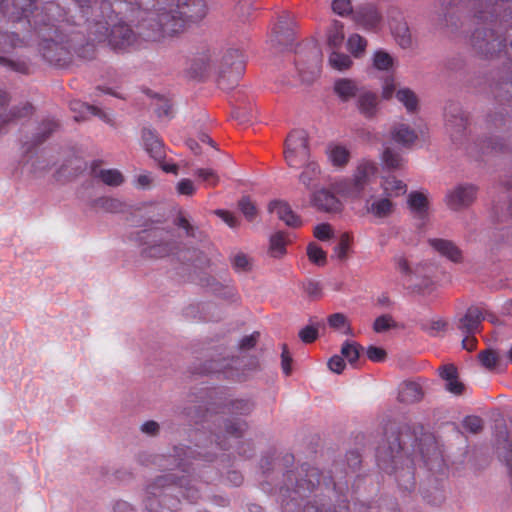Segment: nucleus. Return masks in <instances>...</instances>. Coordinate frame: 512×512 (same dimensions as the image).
<instances>
[{
    "label": "nucleus",
    "mask_w": 512,
    "mask_h": 512,
    "mask_svg": "<svg viewBox=\"0 0 512 512\" xmlns=\"http://www.w3.org/2000/svg\"><path fill=\"white\" fill-rule=\"evenodd\" d=\"M301 167L304 169L299 175L300 183L305 185L307 188L314 186L321 173L318 163L313 160H309Z\"/></svg>",
    "instance_id": "28"
},
{
    "label": "nucleus",
    "mask_w": 512,
    "mask_h": 512,
    "mask_svg": "<svg viewBox=\"0 0 512 512\" xmlns=\"http://www.w3.org/2000/svg\"><path fill=\"white\" fill-rule=\"evenodd\" d=\"M58 128V123L53 119L44 120L40 127L39 132L35 136L34 144L38 145L45 141L52 132Z\"/></svg>",
    "instance_id": "45"
},
{
    "label": "nucleus",
    "mask_w": 512,
    "mask_h": 512,
    "mask_svg": "<svg viewBox=\"0 0 512 512\" xmlns=\"http://www.w3.org/2000/svg\"><path fill=\"white\" fill-rule=\"evenodd\" d=\"M329 64L332 68L343 71L352 65L350 56L344 53L332 52L329 56Z\"/></svg>",
    "instance_id": "46"
},
{
    "label": "nucleus",
    "mask_w": 512,
    "mask_h": 512,
    "mask_svg": "<svg viewBox=\"0 0 512 512\" xmlns=\"http://www.w3.org/2000/svg\"><path fill=\"white\" fill-rule=\"evenodd\" d=\"M8 94L0 91V128L5 124L16 122L33 114L34 108L30 103H24L21 107H13L6 113L5 106L8 103Z\"/></svg>",
    "instance_id": "13"
},
{
    "label": "nucleus",
    "mask_w": 512,
    "mask_h": 512,
    "mask_svg": "<svg viewBox=\"0 0 512 512\" xmlns=\"http://www.w3.org/2000/svg\"><path fill=\"white\" fill-rule=\"evenodd\" d=\"M289 13L284 12L280 16L279 24L274 28V33L276 34V41L278 44H286L292 40L293 33L290 29L286 30L285 37L282 39V29L284 25H288Z\"/></svg>",
    "instance_id": "44"
},
{
    "label": "nucleus",
    "mask_w": 512,
    "mask_h": 512,
    "mask_svg": "<svg viewBox=\"0 0 512 512\" xmlns=\"http://www.w3.org/2000/svg\"><path fill=\"white\" fill-rule=\"evenodd\" d=\"M485 318L486 316L482 308L471 306L466 310L465 314L458 319L456 328L463 335H475L480 332L482 322Z\"/></svg>",
    "instance_id": "11"
},
{
    "label": "nucleus",
    "mask_w": 512,
    "mask_h": 512,
    "mask_svg": "<svg viewBox=\"0 0 512 512\" xmlns=\"http://www.w3.org/2000/svg\"><path fill=\"white\" fill-rule=\"evenodd\" d=\"M352 242V237L348 233H343L340 236L338 245L335 247V253L340 260L347 258L348 251Z\"/></svg>",
    "instance_id": "51"
},
{
    "label": "nucleus",
    "mask_w": 512,
    "mask_h": 512,
    "mask_svg": "<svg viewBox=\"0 0 512 512\" xmlns=\"http://www.w3.org/2000/svg\"><path fill=\"white\" fill-rule=\"evenodd\" d=\"M421 399V388L416 383H407L399 393V400L402 402H414Z\"/></svg>",
    "instance_id": "39"
},
{
    "label": "nucleus",
    "mask_w": 512,
    "mask_h": 512,
    "mask_svg": "<svg viewBox=\"0 0 512 512\" xmlns=\"http://www.w3.org/2000/svg\"><path fill=\"white\" fill-rule=\"evenodd\" d=\"M313 234L315 238L321 241H326L332 237L333 231L328 223H322L315 226Z\"/></svg>",
    "instance_id": "59"
},
{
    "label": "nucleus",
    "mask_w": 512,
    "mask_h": 512,
    "mask_svg": "<svg viewBox=\"0 0 512 512\" xmlns=\"http://www.w3.org/2000/svg\"><path fill=\"white\" fill-rule=\"evenodd\" d=\"M478 359L483 367L489 371L497 369L500 363L499 354L491 349L483 350L478 354Z\"/></svg>",
    "instance_id": "37"
},
{
    "label": "nucleus",
    "mask_w": 512,
    "mask_h": 512,
    "mask_svg": "<svg viewBox=\"0 0 512 512\" xmlns=\"http://www.w3.org/2000/svg\"><path fill=\"white\" fill-rule=\"evenodd\" d=\"M496 97L500 101H512V81H505L498 85Z\"/></svg>",
    "instance_id": "56"
},
{
    "label": "nucleus",
    "mask_w": 512,
    "mask_h": 512,
    "mask_svg": "<svg viewBox=\"0 0 512 512\" xmlns=\"http://www.w3.org/2000/svg\"><path fill=\"white\" fill-rule=\"evenodd\" d=\"M303 512H349V509H348L347 505H343V506H340L338 510H336V509H334V510H330V509L324 510L323 506L319 507V506L315 505L314 503L308 502L304 506Z\"/></svg>",
    "instance_id": "64"
},
{
    "label": "nucleus",
    "mask_w": 512,
    "mask_h": 512,
    "mask_svg": "<svg viewBox=\"0 0 512 512\" xmlns=\"http://www.w3.org/2000/svg\"><path fill=\"white\" fill-rule=\"evenodd\" d=\"M66 16L67 13L65 12L59 21H55L52 18L46 21L38 13L33 18L35 32L40 38L39 48L42 56L46 61L56 66H64L71 59V46L62 34L61 26L59 25L64 21H68Z\"/></svg>",
    "instance_id": "4"
},
{
    "label": "nucleus",
    "mask_w": 512,
    "mask_h": 512,
    "mask_svg": "<svg viewBox=\"0 0 512 512\" xmlns=\"http://www.w3.org/2000/svg\"><path fill=\"white\" fill-rule=\"evenodd\" d=\"M309 260L319 266L326 263V252L317 244L310 243L307 247Z\"/></svg>",
    "instance_id": "48"
},
{
    "label": "nucleus",
    "mask_w": 512,
    "mask_h": 512,
    "mask_svg": "<svg viewBox=\"0 0 512 512\" xmlns=\"http://www.w3.org/2000/svg\"><path fill=\"white\" fill-rule=\"evenodd\" d=\"M366 47V39L359 34H352L347 40V48L355 58L361 57Z\"/></svg>",
    "instance_id": "36"
},
{
    "label": "nucleus",
    "mask_w": 512,
    "mask_h": 512,
    "mask_svg": "<svg viewBox=\"0 0 512 512\" xmlns=\"http://www.w3.org/2000/svg\"><path fill=\"white\" fill-rule=\"evenodd\" d=\"M429 244L442 256L453 262H460L462 259L461 250L450 240L430 239Z\"/></svg>",
    "instance_id": "21"
},
{
    "label": "nucleus",
    "mask_w": 512,
    "mask_h": 512,
    "mask_svg": "<svg viewBox=\"0 0 512 512\" xmlns=\"http://www.w3.org/2000/svg\"><path fill=\"white\" fill-rule=\"evenodd\" d=\"M382 161L386 168L393 170L401 169L405 163V160L400 153L390 147H386L384 149L382 153Z\"/></svg>",
    "instance_id": "31"
},
{
    "label": "nucleus",
    "mask_w": 512,
    "mask_h": 512,
    "mask_svg": "<svg viewBox=\"0 0 512 512\" xmlns=\"http://www.w3.org/2000/svg\"><path fill=\"white\" fill-rule=\"evenodd\" d=\"M344 26L339 21H333L328 32V44L332 48H339L344 40Z\"/></svg>",
    "instance_id": "35"
},
{
    "label": "nucleus",
    "mask_w": 512,
    "mask_h": 512,
    "mask_svg": "<svg viewBox=\"0 0 512 512\" xmlns=\"http://www.w3.org/2000/svg\"><path fill=\"white\" fill-rule=\"evenodd\" d=\"M475 198L476 188L473 185H459L447 193L445 202L450 209L457 211L469 206Z\"/></svg>",
    "instance_id": "12"
},
{
    "label": "nucleus",
    "mask_w": 512,
    "mask_h": 512,
    "mask_svg": "<svg viewBox=\"0 0 512 512\" xmlns=\"http://www.w3.org/2000/svg\"><path fill=\"white\" fill-rule=\"evenodd\" d=\"M299 337L306 344L313 343L318 338V329L314 326H306L300 330Z\"/></svg>",
    "instance_id": "60"
},
{
    "label": "nucleus",
    "mask_w": 512,
    "mask_h": 512,
    "mask_svg": "<svg viewBox=\"0 0 512 512\" xmlns=\"http://www.w3.org/2000/svg\"><path fill=\"white\" fill-rule=\"evenodd\" d=\"M195 175L205 182L207 186L215 187L219 182L218 175L212 169H197Z\"/></svg>",
    "instance_id": "53"
},
{
    "label": "nucleus",
    "mask_w": 512,
    "mask_h": 512,
    "mask_svg": "<svg viewBox=\"0 0 512 512\" xmlns=\"http://www.w3.org/2000/svg\"><path fill=\"white\" fill-rule=\"evenodd\" d=\"M410 210L418 215L420 218H424L428 211V199L427 196L422 192H411L407 200Z\"/></svg>",
    "instance_id": "29"
},
{
    "label": "nucleus",
    "mask_w": 512,
    "mask_h": 512,
    "mask_svg": "<svg viewBox=\"0 0 512 512\" xmlns=\"http://www.w3.org/2000/svg\"><path fill=\"white\" fill-rule=\"evenodd\" d=\"M90 208L96 211L109 213H121L125 211L126 205L121 200L112 197H99L90 202Z\"/></svg>",
    "instance_id": "26"
},
{
    "label": "nucleus",
    "mask_w": 512,
    "mask_h": 512,
    "mask_svg": "<svg viewBox=\"0 0 512 512\" xmlns=\"http://www.w3.org/2000/svg\"><path fill=\"white\" fill-rule=\"evenodd\" d=\"M357 106L362 115L372 118L377 113L378 96L376 93L365 91L359 94Z\"/></svg>",
    "instance_id": "25"
},
{
    "label": "nucleus",
    "mask_w": 512,
    "mask_h": 512,
    "mask_svg": "<svg viewBox=\"0 0 512 512\" xmlns=\"http://www.w3.org/2000/svg\"><path fill=\"white\" fill-rule=\"evenodd\" d=\"M34 2L35 0H13L12 5L14 11L11 14L14 16L15 20L26 18L30 26L35 30L33 18L38 13L41 14L46 21L51 18L55 21H59L65 14V10L54 1H48L41 7V9L37 8L33 11L32 7L34 6Z\"/></svg>",
    "instance_id": "5"
},
{
    "label": "nucleus",
    "mask_w": 512,
    "mask_h": 512,
    "mask_svg": "<svg viewBox=\"0 0 512 512\" xmlns=\"http://www.w3.org/2000/svg\"><path fill=\"white\" fill-rule=\"evenodd\" d=\"M328 367L332 372L340 374L345 369L346 363L342 356L334 355L329 359Z\"/></svg>",
    "instance_id": "63"
},
{
    "label": "nucleus",
    "mask_w": 512,
    "mask_h": 512,
    "mask_svg": "<svg viewBox=\"0 0 512 512\" xmlns=\"http://www.w3.org/2000/svg\"><path fill=\"white\" fill-rule=\"evenodd\" d=\"M394 209L395 205L389 198H377L366 205L367 212L378 219L389 217Z\"/></svg>",
    "instance_id": "23"
},
{
    "label": "nucleus",
    "mask_w": 512,
    "mask_h": 512,
    "mask_svg": "<svg viewBox=\"0 0 512 512\" xmlns=\"http://www.w3.org/2000/svg\"><path fill=\"white\" fill-rule=\"evenodd\" d=\"M378 172L377 164L374 161L363 159L361 160L354 172L351 180V189L349 195L358 197L365 186L374 178Z\"/></svg>",
    "instance_id": "10"
},
{
    "label": "nucleus",
    "mask_w": 512,
    "mask_h": 512,
    "mask_svg": "<svg viewBox=\"0 0 512 512\" xmlns=\"http://www.w3.org/2000/svg\"><path fill=\"white\" fill-rule=\"evenodd\" d=\"M393 33L401 47L406 48L410 46L411 38L409 35V29L405 23L400 24L397 28L393 29Z\"/></svg>",
    "instance_id": "54"
},
{
    "label": "nucleus",
    "mask_w": 512,
    "mask_h": 512,
    "mask_svg": "<svg viewBox=\"0 0 512 512\" xmlns=\"http://www.w3.org/2000/svg\"><path fill=\"white\" fill-rule=\"evenodd\" d=\"M70 109L75 113V121L86 119L88 115L97 116L105 122H110L108 115L100 108L84 103L80 100H73L70 102Z\"/></svg>",
    "instance_id": "20"
},
{
    "label": "nucleus",
    "mask_w": 512,
    "mask_h": 512,
    "mask_svg": "<svg viewBox=\"0 0 512 512\" xmlns=\"http://www.w3.org/2000/svg\"><path fill=\"white\" fill-rule=\"evenodd\" d=\"M91 173L94 177L99 178L108 186L117 187L124 182L122 173L117 169H99V163L94 162L91 167Z\"/></svg>",
    "instance_id": "22"
},
{
    "label": "nucleus",
    "mask_w": 512,
    "mask_h": 512,
    "mask_svg": "<svg viewBox=\"0 0 512 512\" xmlns=\"http://www.w3.org/2000/svg\"><path fill=\"white\" fill-rule=\"evenodd\" d=\"M334 91L342 101H348L358 93V86L351 79H339L334 84Z\"/></svg>",
    "instance_id": "30"
},
{
    "label": "nucleus",
    "mask_w": 512,
    "mask_h": 512,
    "mask_svg": "<svg viewBox=\"0 0 512 512\" xmlns=\"http://www.w3.org/2000/svg\"><path fill=\"white\" fill-rule=\"evenodd\" d=\"M284 156L292 168H300L310 160L308 134L305 130L296 129L289 133L285 141Z\"/></svg>",
    "instance_id": "7"
},
{
    "label": "nucleus",
    "mask_w": 512,
    "mask_h": 512,
    "mask_svg": "<svg viewBox=\"0 0 512 512\" xmlns=\"http://www.w3.org/2000/svg\"><path fill=\"white\" fill-rule=\"evenodd\" d=\"M353 19L364 29L374 30L379 26L382 17L374 5L367 4L353 12Z\"/></svg>",
    "instance_id": "17"
},
{
    "label": "nucleus",
    "mask_w": 512,
    "mask_h": 512,
    "mask_svg": "<svg viewBox=\"0 0 512 512\" xmlns=\"http://www.w3.org/2000/svg\"><path fill=\"white\" fill-rule=\"evenodd\" d=\"M244 56L238 49H229L221 58L218 69V86L228 89L236 84L244 73Z\"/></svg>",
    "instance_id": "6"
},
{
    "label": "nucleus",
    "mask_w": 512,
    "mask_h": 512,
    "mask_svg": "<svg viewBox=\"0 0 512 512\" xmlns=\"http://www.w3.org/2000/svg\"><path fill=\"white\" fill-rule=\"evenodd\" d=\"M232 266L237 272L247 273L253 268V259L246 253L239 252L233 257Z\"/></svg>",
    "instance_id": "43"
},
{
    "label": "nucleus",
    "mask_w": 512,
    "mask_h": 512,
    "mask_svg": "<svg viewBox=\"0 0 512 512\" xmlns=\"http://www.w3.org/2000/svg\"><path fill=\"white\" fill-rule=\"evenodd\" d=\"M143 145L147 153L156 161H161L164 156L163 143L155 131L144 128L142 130Z\"/></svg>",
    "instance_id": "19"
},
{
    "label": "nucleus",
    "mask_w": 512,
    "mask_h": 512,
    "mask_svg": "<svg viewBox=\"0 0 512 512\" xmlns=\"http://www.w3.org/2000/svg\"><path fill=\"white\" fill-rule=\"evenodd\" d=\"M253 409V403L246 399H237L230 403L229 410L232 413L246 415Z\"/></svg>",
    "instance_id": "52"
},
{
    "label": "nucleus",
    "mask_w": 512,
    "mask_h": 512,
    "mask_svg": "<svg viewBox=\"0 0 512 512\" xmlns=\"http://www.w3.org/2000/svg\"><path fill=\"white\" fill-rule=\"evenodd\" d=\"M139 239L147 247L143 253L148 257L161 258L172 253L174 244L170 241V234L159 228L143 230Z\"/></svg>",
    "instance_id": "8"
},
{
    "label": "nucleus",
    "mask_w": 512,
    "mask_h": 512,
    "mask_svg": "<svg viewBox=\"0 0 512 512\" xmlns=\"http://www.w3.org/2000/svg\"><path fill=\"white\" fill-rule=\"evenodd\" d=\"M376 459L381 470L387 474H395L401 488L411 490L415 487L412 460L404 455L398 432H393L378 446Z\"/></svg>",
    "instance_id": "3"
},
{
    "label": "nucleus",
    "mask_w": 512,
    "mask_h": 512,
    "mask_svg": "<svg viewBox=\"0 0 512 512\" xmlns=\"http://www.w3.org/2000/svg\"><path fill=\"white\" fill-rule=\"evenodd\" d=\"M287 239L283 232H276L270 237L269 251L271 256L278 258L286 253Z\"/></svg>",
    "instance_id": "32"
},
{
    "label": "nucleus",
    "mask_w": 512,
    "mask_h": 512,
    "mask_svg": "<svg viewBox=\"0 0 512 512\" xmlns=\"http://www.w3.org/2000/svg\"><path fill=\"white\" fill-rule=\"evenodd\" d=\"M394 60L390 54L383 50H378L373 56V66L380 71H388L392 68Z\"/></svg>",
    "instance_id": "42"
},
{
    "label": "nucleus",
    "mask_w": 512,
    "mask_h": 512,
    "mask_svg": "<svg viewBox=\"0 0 512 512\" xmlns=\"http://www.w3.org/2000/svg\"><path fill=\"white\" fill-rule=\"evenodd\" d=\"M462 425L466 431L472 434H478L483 429V420L481 417L475 415L466 416L462 421Z\"/></svg>",
    "instance_id": "49"
},
{
    "label": "nucleus",
    "mask_w": 512,
    "mask_h": 512,
    "mask_svg": "<svg viewBox=\"0 0 512 512\" xmlns=\"http://www.w3.org/2000/svg\"><path fill=\"white\" fill-rule=\"evenodd\" d=\"M396 98L401 102L408 112H414L418 108V98L416 94L409 88L399 89Z\"/></svg>",
    "instance_id": "34"
},
{
    "label": "nucleus",
    "mask_w": 512,
    "mask_h": 512,
    "mask_svg": "<svg viewBox=\"0 0 512 512\" xmlns=\"http://www.w3.org/2000/svg\"><path fill=\"white\" fill-rule=\"evenodd\" d=\"M332 9L334 13L345 16L352 12V5L350 0H333Z\"/></svg>",
    "instance_id": "61"
},
{
    "label": "nucleus",
    "mask_w": 512,
    "mask_h": 512,
    "mask_svg": "<svg viewBox=\"0 0 512 512\" xmlns=\"http://www.w3.org/2000/svg\"><path fill=\"white\" fill-rule=\"evenodd\" d=\"M212 63L210 54H202L194 60L191 69L196 77H202L211 69Z\"/></svg>",
    "instance_id": "38"
},
{
    "label": "nucleus",
    "mask_w": 512,
    "mask_h": 512,
    "mask_svg": "<svg viewBox=\"0 0 512 512\" xmlns=\"http://www.w3.org/2000/svg\"><path fill=\"white\" fill-rule=\"evenodd\" d=\"M362 346L356 342L345 341L341 348V354L351 365H354L360 356Z\"/></svg>",
    "instance_id": "41"
},
{
    "label": "nucleus",
    "mask_w": 512,
    "mask_h": 512,
    "mask_svg": "<svg viewBox=\"0 0 512 512\" xmlns=\"http://www.w3.org/2000/svg\"><path fill=\"white\" fill-rule=\"evenodd\" d=\"M472 46L480 54L488 57L500 53L505 47V39L497 36L491 29H477L472 34Z\"/></svg>",
    "instance_id": "9"
},
{
    "label": "nucleus",
    "mask_w": 512,
    "mask_h": 512,
    "mask_svg": "<svg viewBox=\"0 0 512 512\" xmlns=\"http://www.w3.org/2000/svg\"><path fill=\"white\" fill-rule=\"evenodd\" d=\"M395 323L393 321L392 316L385 314L377 317L373 324V329L377 333H382L390 328L394 327Z\"/></svg>",
    "instance_id": "55"
},
{
    "label": "nucleus",
    "mask_w": 512,
    "mask_h": 512,
    "mask_svg": "<svg viewBox=\"0 0 512 512\" xmlns=\"http://www.w3.org/2000/svg\"><path fill=\"white\" fill-rule=\"evenodd\" d=\"M329 326L335 330L341 331L345 335H351L352 330L347 317L342 313H334L328 317Z\"/></svg>",
    "instance_id": "40"
},
{
    "label": "nucleus",
    "mask_w": 512,
    "mask_h": 512,
    "mask_svg": "<svg viewBox=\"0 0 512 512\" xmlns=\"http://www.w3.org/2000/svg\"><path fill=\"white\" fill-rule=\"evenodd\" d=\"M311 204L318 211L325 213H339L343 208L342 202L327 189L314 192L311 197Z\"/></svg>",
    "instance_id": "14"
},
{
    "label": "nucleus",
    "mask_w": 512,
    "mask_h": 512,
    "mask_svg": "<svg viewBox=\"0 0 512 512\" xmlns=\"http://www.w3.org/2000/svg\"><path fill=\"white\" fill-rule=\"evenodd\" d=\"M446 127L450 132L453 141L458 140L459 136L465 131L467 126V117L456 104H452L446 110Z\"/></svg>",
    "instance_id": "16"
},
{
    "label": "nucleus",
    "mask_w": 512,
    "mask_h": 512,
    "mask_svg": "<svg viewBox=\"0 0 512 512\" xmlns=\"http://www.w3.org/2000/svg\"><path fill=\"white\" fill-rule=\"evenodd\" d=\"M238 207L248 221L256 218L257 208L249 196H243L238 202Z\"/></svg>",
    "instance_id": "47"
},
{
    "label": "nucleus",
    "mask_w": 512,
    "mask_h": 512,
    "mask_svg": "<svg viewBox=\"0 0 512 512\" xmlns=\"http://www.w3.org/2000/svg\"><path fill=\"white\" fill-rule=\"evenodd\" d=\"M268 211L275 213L277 217L290 227H299L301 219L291 209L288 203L281 200L271 201L268 205Z\"/></svg>",
    "instance_id": "18"
},
{
    "label": "nucleus",
    "mask_w": 512,
    "mask_h": 512,
    "mask_svg": "<svg viewBox=\"0 0 512 512\" xmlns=\"http://www.w3.org/2000/svg\"><path fill=\"white\" fill-rule=\"evenodd\" d=\"M297 70L304 81H311L319 75L321 70V53L315 46L309 51V63L305 67L303 64L302 54L299 53L295 60Z\"/></svg>",
    "instance_id": "15"
},
{
    "label": "nucleus",
    "mask_w": 512,
    "mask_h": 512,
    "mask_svg": "<svg viewBox=\"0 0 512 512\" xmlns=\"http://www.w3.org/2000/svg\"><path fill=\"white\" fill-rule=\"evenodd\" d=\"M385 190H390L395 193V195L404 194L407 190L406 184L398 180L396 178L388 179L385 182Z\"/></svg>",
    "instance_id": "62"
},
{
    "label": "nucleus",
    "mask_w": 512,
    "mask_h": 512,
    "mask_svg": "<svg viewBox=\"0 0 512 512\" xmlns=\"http://www.w3.org/2000/svg\"><path fill=\"white\" fill-rule=\"evenodd\" d=\"M326 154L334 167L343 168L350 161V151L341 144H329L326 149Z\"/></svg>",
    "instance_id": "24"
},
{
    "label": "nucleus",
    "mask_w": 512,
    "mask_h": 512,
    "mask_svg": "<svg viewBox=\"0 0 512 512\" xmlns=\"http://www.w3.org/2000/svg\"><path fill=\"white\" fill-rule=\"evenodd\" d=\"M247 428V424L244 421H229L226 424V434L229 437L239 439L242 437L244 431Z\"/></svg>",
    "instance_id": "50"
},
{
    "label": "nucleus",
    "mask_w": 512,
    "mask_h": 512,
    "mask_svg": "<svg viewBox=\"0 0 512 512\" xmlns=\"http://www.w3.org/2000/svg\"><path fill=\"white\" fill-rule=\"evenodd\" d=\"M292 361V356L289 352L288 346L283 344L281 353V368L286 376H289L292 372Z\"/></svg>",
    "instance_id": "58"
},
{
    "label": "nucleus",
    "mask_w": 512,
    "mask_h": 512,
    "mask_svg": "<svg viewBox=\"0 0 512 512\" xmlns=\"http://www.w3.org/2000/svg\"><path fill=\"white\" fill-rule=\"evenodd\" d=\"M303 471L306 472V478L303 479V496L305 491L312 492L317 486L320 485V471L315 467H303ZM302 484H298L301 487Z\"/></svg>",
    "instance_id": "33"
},
{
    "label": "nucleus",
    "mask_w": 512,
    "mask_h": 512,
    "mask_svg": "<svg viewBox=\"0 0 512 512\" xmlns=\"http://www.w3.org/2000/svg\"><path fill=\"white\" fill-rule=\"evenodd\" d=\"M366 354L368 359L375 363L383 362L387 357V353L383 348L373 345L367 348Z\"/></svg>",
    "instance_id": "57"
},
{
    "label": "nucleus",
    "mask_w": 512,
    "mask_h": 512,
    "mask_svg": "<svg viewBox=\"0 0 512 512\" xmlns=\"http://www.w3.org/2000/svg\"><path fill=\"white\" fill-rule=\"evenodd\" d=\"M91 9L93 20L88 22L87 31L89 41L92 42H104L107 41L108 45L116 52H125L130 48H134L139 37H142L140 30V22L142 18L146 17L145 11H140V19L138 22V34L123 21L120 17L122 13V7H117L108 0H101L98 4L90 3V6H85L82 12V17H86L88 10ZM86 21H89L86 18Z\"/></svg>",
    "instance_id": "1"
},
{
    "label": "nucleus",
    "mask_w": 512,
    "mask_h": 512,
    "mask_svg": "<svg viewBox=\"0 0 512 512\" xmlns=\"http://www.w3.org/2000/svg\"><path fill=\"white\" fill-rule=\"evenodd\" d=\"M391 136L395 142L404 147H410L417 139L416 132L404 123L395 125Z\"/></svg>",
    "instance_id": "27"
},
{
    "label": "nucleus",
    "mask_w": 512,
    "mask_h": 512,
    "mask_svg": "<svg viewBox=\"0 0 512 512\" xmlns=\"http://www.w3.org/2000/svg\"><path fill=\"white\" fill-rule=\"evenodd\" d=\"M207 14L205 0H177L169 9L159 6L146 12L140 22L141 35L146 41H161L183 32Z\"/></svg>",
    "instance_id": "2"
}]
</instances>
